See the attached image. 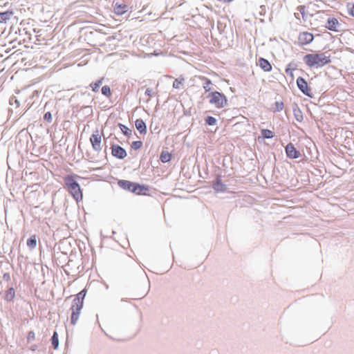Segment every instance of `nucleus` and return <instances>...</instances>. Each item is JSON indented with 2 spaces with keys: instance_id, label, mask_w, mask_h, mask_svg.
<instances>
[{
  "instance_id": "obj_29",
  "label": "nucleus",
  "mask_w": 354,
  "mask_h": 354,
  "mask_svg": "<svg viewBox=\"0 0 354 354\" xmlns=\"http://www.w3.org/2000/svg\"><path fill=\"white\" fill-rule=\"evenodd\" d=\"M348 14L354 17V3H348L346 5Z\"/></svg>"
},
{
  "instance_id": "obj_34",
  "label": "nucleus",
  "mask_w": 354,
  "mask_h": 354,
  "mask_svg": "<svg viewBox=\"0 0 354 354\" xmlns=\"http://www.w3.org/2000/svg\"><path fill=\"white\" fill-rule=\"evenodd\" d=\"M301 10H303V12H302V15H304V8H301Z\"/></svg>"
},
{
  "instance_id": "obj_35",
  "label": "nucleus",
  "mask_w": 354,
  "mask_h": 354,
  "mask_svg": "<svg viewBox=\"0 0 354 354\" xmlns=\"http://www.w3.org/2000/svg\"><path fill=\"white\" fill-rule=\"evenodd\" d=\"M15 102H16V104H19V102L17 100H15Z\"/></svg>"
},
{
  "instance_id": "obj_12",
  "label": "nucleus",
  "mask_w": 354,
  "mask_h": 354,
  "mask_svg": "<svg viewBox=\"0 0 354 354\" xmlns=\"http://www.w3.org/2000/svg\"><path fill=\"white\" fill-rule=\"evenodd\" d=\"M257 65L260 66L265 72H270L272 67L270 63L266 59L260 57L258 60Z\"/></svg>"
},
{
  "instance_id": "obj_4",
  "label": "nucleus",
  "mask_w": 354,
  "mask_h": 354,
  "mask_svg": "<svg viewBox=\"0 0 354 354\" xmlns=\"http://www.w3.org/2000/svg\"><path fill=\"white\" fill-rule=\"evenodd\" d=\"M118 185L123 189L129 191L136 195H147L149 187L144 185L133 183L127 180H120Z\"/></svg>"
},
{
  "instance_id": "obj_32",
  "label": "nucleus",
  "mask_w": 354,
  "mask_h": 354,
  "mask_svg": "<svg viewBox=\"0 0 354 354\" xmlns=\"http://www.w3.org/2000/svg\"><path fill=\"white\" fill-rule=\"evenodd\" d=\"M141 146H142V142H140V141H136V142H133V147L136 149L140 148Z\"/></svg>"
},
{
  "instance_id": "obj_9",
  "label": "nucleus",
  "mask_w": 354,
  "mask_h": 354,
  "mask_svg": "<svg viewBox=\"0 0 354 354\" xmlns=\"http://www.w3.org/2000/svg\"><path fill=\"white\" fill-rule=\"evenodd\" d=\"M286 153L290 158H298L301 156V153L292 143H289L286 147Z\"/></svg>"
},
{
  "instance_id": "obj_7",
  "label": "nucleus",
  "mask_w": 354,
  "mask_h": 354,
  "mask_svg": "<svg viewBox=\"0 0 354 354\" xmlns=\"http://www.w3.org/2000/svg\"><path fill=\"white\" fill-rule=\"evenodd\" d=\"M297 84L299 90L306 95L312 97L311 88L308 86L307 82L301 77L297 79Z\"/></svg>"
},
{
  "instance_id": "obj_2",
  "label": "nucleus",
  "mask_w": 354,
  "mask_h": 354,
  "mask_svg": "<svg viewBox=\"0 0 354 354\" xmlns=\"http://www.w3.org/2000/svg\"><path fill=\"white\" fill-rule=\"evenodd\" d=\"M86 294V290L84 289L75 295L70 308L71 312V323L75 325L80 318L81 310L84 306V299Z\"/></svg>"
},
{
  "instance_id": "obj_18",
  "label": "nucleus",
  "mask_w": 354,
  "mask_h": 354,
  "mask_svg": "<svg viewBox=\"0 0 354 354\" xmlns=\"http://www.w3.org/2000/svg\"><path fill=\"white\" fill-rule=\"evenodd\" d=\"M12 12H0V23H5L8 19H10V16L12 15Z\"/></svg>"
},
{
  "instance_id": "obj_26",
  "label": "nucleus",
  "mask_w": 354,
  "mask_h": 354,
  "mask_svg": "<svg viewBox=\"0 0 354 354\" xmlns=\"http://www.w3.org/2000/svg\"><path fill=\"white\" fill-rule=\"evenodd\" d=\"M120 129L122 133L127 136H130L131 135V130L123 124H120Z\"/></svg>"
},
{
  "instance_id": "obj_1",
  "label": "nucleus",
  "mask_w": 354,
  "mask_h": 354,
  "mask_svg": "<svg viewBox=\"0 0 354 354\" xmlns=\"http://www.w3.org/2000/svg\"><path fill=\"white\" fill-rule=\"evenodd\" d=\"M303 59L310 68H322L331 62L330 55L328 52L306 54Z\"/></svg>"
},
{
  "instance_id": "obj_20",
  "label": "nucleus",
  "mask_w": 354,
  "mask_h": 354,
  "mask_svg": "<svg viewBox=\"0 0 354 354\" xmlns=\"http://www.w3.org/2000/svg\"><path fill=\"white\" fill-rule=\"evenodd\" d=\"M15 297V292L13 288H10L6 295V298L8 301H12Z\"/></svg>"
},
{
  "instance_id": "obj_33",
  "label": "nucleus",
  "mask_w": 354,
  "mask_h": 354,
  "mask_svg": "<svg viewBox=\"0 0 354 354\" xmlns=\"http://www.w3.org/2000/svg\"><path fill=\"white\" fill-rule=\"evenodd\" d=\"M151 88H147L146 91H145V95L149 96V97H151Z\"/></svg>"
},
{
  "instance_id": "obj_15",
  "label": "nucleus",
  "mask_w": 354,
  "mask_h": 354,
  "mask_svg": "<svg viewBox=\"0 0 354 354\" xmlns=\"http://www.w3.org/2000/svg\"><path fill=\"white\" fill-rule=\"evenodd\" d=\"M213 188L216 192H224L226 189V186L222 183L221 179L218 177L216 182L213 184Z\"/></svg>"
},
{
  "instance_id": "obj_3",
  "label": "nucleus",
  "mask_w": 354,
  "mask_h": 354,
  "mask_svg": "<svg viewBox=\"0 0 354 354\" xmlns=\"http://www.w3.org/2000/svg\"><path fill=\"white\" fill-rule=\"evenodd\" d=\"M77 177V175H68L64 178V182L68 192L79 203L83 199V194L80 185L75 180Z\"/></svg>"
},
{
  "instance_id": "obj_19",
  "label": "nucleus",
  "mask_w": 354,
  "mask_h": 354,
  "mask_svg": "<svg viewBox=\"0 0 354 354\" xmlns=\"http://www.w3.org/2000/svg\"><path fill=\"white\" fill-rule=\"evenodd\" d=\"M104 78L99 80L97 82L95 83H92L90 84V86L92 88V91L95 93L98 92L100 86L102 85Z\"/></svg>"
},
{
  "instance_id": "obj_25",
  "label": "nucleus",
  "mask_w": 354,
  "mask_h": 354,
  "mask_svg": "<svg viewBox=\"0 0 354 354\" xmlns=\"http://www.w3.org/2000/svg\"><path fill=\"white\" fill-rule=\"evenodd\" d=\"M52 344L55 349H56L59 346L58 334L57 332H54L52 337Z\"/></svg>"
},
{
  "instance_id": "obj_22",
  "label": "nucleus",
  "mask_w": 354,
  "mask_h": 354,
  "mask_svg": "<svg viewBox=\"0 0 354 354\" xmlns=\"http://www.w3.org/2000/svg\"><path fill=\"white\" fill-rule=\"evenodd\" d=\"M201 79L205 81V84L203 86L204 90L205 92H209L211 90L210 85L212 84V81L205 77H201Z\"/></svg>"
},
{
  "instance_id": "obj_23",
  "label": "nucleus",
  "mask_w": 354,
  "mask_h": 354,
  "mask_svg": "<svg viewBox=\"0 0 354 354\" xmlns=\"http://www.w3.org/2000/svg\"><path fill=\"white\" fill-rule=\"evenodd\" d=\"M261 135L264 138H272L274 136V133L269 129H262Z\"/></svg>"
},
{
  "instance_id": "obj_6",
  "label": "nucleus",
  "mask_w": 354,
  "mask_h": 354,
  "mask_svg": "<svg viewBox=\"0 0 354 354\" xmlns=\"http://www.w3.org/2000/svg\"><path fill=\"white\" fill-rule=\"evenodd\" d=\"M102 135L100 133L99 131L97 130L90 138V142L92 147L95 151H100L102 149Z\"/></svg>"
},
{
  "instance_id": "obj_10",
  "label": "nucleus",
  "mask_w": 354,
  "mask_h": 354,
  "mask_svg": "<svg viewBox=\"0 0 354 354\" xmlns=\"http://www.w3.org/2000/svg\"><path fill=\"white\" fill-rule=\"evenodd\" d=\"M340 24L337 19L335 17H329L327 20V22L325 25V27L332 31L334 32H338L339 31V26Z\"/></svg>"
},
{
  "instance_id": "obj_11",
  "label": "nucleus",
  "mask_w": 354,
  "mask_h": 354,
  "mask_svg": "<svg viewBox=\"0 0 354 354\" xmlns=\"http://www.w3.org/2000/svg\"><path fill=\"white\" fill-rule=\"evenodd\" d=\"M111 153L113 156L120 159H123L127 156L126 151L119 145L112 146Z\"/></svg>"
},
{
  "instance_id": "obj_17",
  "label": "nucleus",
  "mask_w": 354,
  "mask_h": 354,
  "mask_svg": "<svg viewBox=\"0 0 354 354\" xmlns=\"http://www.w3.org/2000/svg\"><path fill=\"white\" fill-rule=\"evenodd\" d=\"M27 245L33 249L37 246V239L35 235H32L27 240Z\"/></svg>"
},
{
  "instance_id": "obj_21",
  "label": "nucleus",
  "mask_w": 354,
  "mask_h": 354,
  "mask_svg": "<svg viewBox=\"0 0 354 354\" xmlns=\"http://www.w3.org/2000/svg\"><path fill=\"white\" fill-rule=\"evenodd\" d=\"M283 108L284 104L282 101L276 102L272 106V109L274 111H281L283 109Z\"/></svg>"
},
{
  "instance_id": "obj_14",
  "label": "nucleus",
  "mask_w": 354,
  "mask_h": 354,
  "mask_svg": "<svg viewBox=\"0 0 354 354\" xmlns=\"http://www.w3.org/2000/svg\"><path fill=\"white\" fill-rule=\"evenodd\" d=\"M135 126L137 130L140 133H146L147 132V127L145 122L142 119H138L135 122Z\"/></svg>"
},
{
  "instance_id": "obj_28",
  "label": "nucleus",
  "mask_w": 354,
  "mask_h": 354,
  "mask_svg": "<svg viewBox=\"0 0 354 354\" xmlns=\"http://www.w3.org/2000/svg\"><path fill=\"white\" fill-rule=\"evenodd\" d=\"M102 93L106 97H109L111 94L110 87L109 86H104L102 88Z\"/></svg>"
},
{
  "instance_id": "obj_31",
  "label": "nucleus",
  "mask_w": 354,
  "mask_h": 354,
  "mask_svg": "<svg viewBox=\"0 0 354 354\" xmlns=\"http://www.w3.org/2000/svg\"><path fill=\"white\" fill-rule=\"evenodd\" d=\"M44 118L45 120L48 122H51L52 120V115L50 112H47L44 114Z\"/></svg>"
},
{
  "instance_id": "obj_24",
  "label": "nucleus",
  "mask_w": 354,
  "mask_h": 354,
  "mask_svg": "<svg viewBox=\"0 0 354 354\" xmlns=\"http://www.w3.org/2000/svg\"><path fill=\"white\" fill-rule=\"evenodd\" d=\"M184 81L185 79L183 77L176 79L173 83V87L174 88H180V86L183 85Z\"/></svg>"
},
{
  "instance_id": "obj_30",
  "label": "nucleus",
  "mask_w": 354,
  "mask_h": 354,
  "mask_svg": "<svg viewBox=\"0 0 354 354\" xmlns=\"http://www.w3.org/2000/svg\"><path fill=\"white\" fill-rule=\"evenodd\" d=\"M35 339V334L33 331H29L27 335L28 343H31Z\"/></svg>"
},
{
  "instance_id": "obj_27",
  "label": "nucleus",
  "mask_w": 354,
  "mask_h": 354,
  "mask_svg": "<svg viewBox=\"0 0 354 354\" xmlns=\"http://www.w3.org/2000/svg\"><path fill=\"white\" fill-rule=\"evenodd\" d=\"M205 122L209 126L214 125L216 123V120L212 116H207L205 118Z\"/></svg>"
},
{
  "instance_id": "obj_13",
  "label": "nucleus",
  "mask_w": 354,
  "mask_h": 354,
  "mask_svg": "<svg viewBox=\"0 0 354 354\" xmlns=\"http://www.w3.org/2000/svg\"><path fill=\"white\" fill-rule=\"evenodd\" d=\"M113 10L115 15H122L128 11V6L125 3H115Z\"/></svg>"
},
{
  "instance_id": "obj_5",
  "label": "nucleus",
  "mask_w": 354,
  "mask_h": 354,
  "mask_svg": "<svg viewBox=\"0 0 354 354\" xmlns=\"http://www.w3.org/2000/svg\"><path fill=\"white\" fill-rule=\"evenodd\" d=\"M207 97L209 98V103L218 109H222L227 104L226 96L218 91L209 93L207 95Z\"/></svg>"
},
{
  "instance_id": "obj_8",
  "label": "nucleus",
  "mask_w": 354,
  "mask_h": 354,
  "mask_svg": "<svg viewBox=\"0 0 354 354\" xmlns=\"http://www.w3.org/2000/svg\"><path fill=\"white\" fill-rule=\"evenodd\" d=\"M314 36L311 32L304 31L299 33L298 43L300 46L307 45L313 41Z\"/></svg>"
},
{
  "instance_id": "obj_16",
  "label": "nucleus",
  "mask_w": 354,
  "mask_h": 354,
  "mask_svg": "<svg viewBox=\"0 0 354 354\" xmlns=\"http://www.w3.org/2000/svg\"><path fill=\"white\" fill-rule=\"evenodd\" d=\"M171 158V155L168 151H163L160 153V159L164 163L170 161Z\"/></svg>"
}]
</instances>
